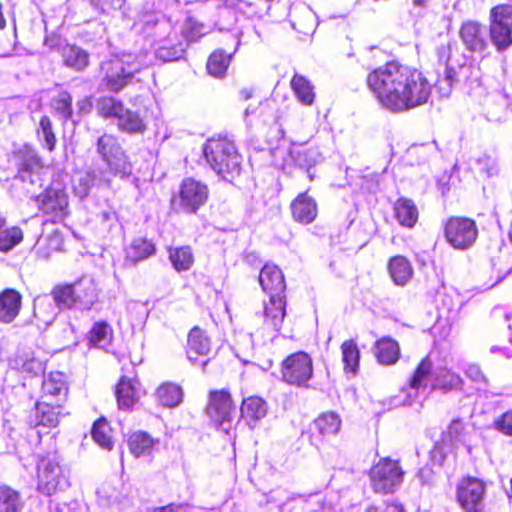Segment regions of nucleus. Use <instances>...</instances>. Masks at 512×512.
<instances>
[{"label": "nucleus", "mask_w": 512, "mask_h": 512, "mask_svg": "<svg viewBox=\"0 0 512 512\" xmlns=\"http://www.w3.org/2000/svg\"><path fill=\"white\" fill-rule=\"evenodd\" d=\"M365 83L379 106L392 113L420 107L428 102L432 93L424 72L396 59L371 69Z\"/></svg>", "instance_id": "1"}, {"label": "nucleus", "mask_w": 512, "mask_h": 512, "mask_svg": "<svg viewBox=\"0 0 512 512\" xmlns=\"http://www.w3.org/2000/svg\"><path fill=\"white\" fill-rule=\"evenodd\" d=\"M488 21V36L485 26L478 20L467 19L460 24L458 36L467 52L483 53L489 47V39L498 53L512 46V4L491 7Z\"/></svg>", "instance_id": "2"}, {"label": "nucleus", "mask_w": 512, "mask_h": 512, "mask_svg": "<svg viewBox=\"0 0 512 512\" xmlns=\"http://www.w3.org/2000/svg\"><path fill=\"white\" fill-rule=\"evenodd\" d=\"M203 156L210 168L223 180L233 183L243 172V157L226 136L211 137L203 145Z\"/></svg>", "instance_id": "3"}, {"label": "nucleus", "mask_w": 512, "mask_h": 512, "mask_svg": "<svg viewBox=\"0 0 512 512\" xmlns=\"http://www.w3.org/2000/svg\"><path fill=\"white\" fill-rule=\"evenodd\" d=\"M141 67L135 61L121 57H112L99 65L100 87L110 93L118 94L137 82Z\"/></svg>", "instance_id": "4"}, {"label": "nucleus", "mask_w": 512, "mask_h": 512, "mask_svg": "<svg viewBox=\"0 0 512 512\" xmlns=\"http://www.w3.org/2000/svg\"><path fill=\"white\" fill-rule=\"evenodd\" d=\"M33 201L38 211L47 217L45 223H63L71 214L69 193L60 179H53Z\"/></svg>", "instance_id": "5"}, {"label": "nucleus", "mask_w": 512, "mask_h": 512, "mask_svg": "<svg viewBox=\"0 0 512 512\" xmlns=\"http://www.w3.org/2000/svg\"><path fill=\"white\" fill-rule=\"evenodd\" d=\"M51 296L60 310H71L76 307L91 309L97 300L93 285L80 279L73 283L55 285L51 290Z\"/></svg>", "instance_id": "6"}, {"label": "nucleus", "mask_w": 512, "mask_h": 512, "mask_svg": "<svg viewBox=\"0 0 512 512\" xmlns=\"http://www.w3.org/2000/svg\"><path fill=\"white\" fill-rule=\"evenodd\" d=\"M36 490L52 496L70 486L69 474L53 457L41 456L36 462Z\"/></svg>", "instance_id": "7"}, {"label": "nucleus", "mask_w": 512, "mask_h": 512, "mask_svg": "<svg viewBox=\"0 0 512 512\" xmlns=\"http://www.w3.org/2000/svg\"><path fill=\"white\" fill-rule=\"evenodd\" d=\"M405 471L400 460L383 457L372 465L368 477L372 490L377 494H392L401 486Z\"/></svg>", "instance_id": "8"}, {"label": "nucleus", "mask_w": 512, "mask_h": 512, "mask_svg": "<svg viewBox=\"0 0 512 512\" xmlns=\"http://www.w3.org/2000/svg\"><path fill=\"white\" fill-rule=\"evenodd\" d=\"M281 380L289 386L308 388L314 375V362L305 351L293 352L280 362Z\"/></svg>", "instance_id": "9"}, {"label": "nucleus", "mask_w": 512, "mask_h": 512, "mask_svg": "<svg viewBox=\"0 0 512 512\" xmlns=\"http://www.w3.org/2000/svg\"><path fill=\"white\" fill-rule=\"evenodd\" d=\"M96 148L111 174L120 177H127L131 174L132 162L116 135L104 132L97 139Z\"/></svg>", "instance_id": "10"}, {"label": "nucleus", "mask_w": 512, "mask_h": 512, "mask_svg": "<svg viewBox=\"0 0 512 512\" xmlns=\"http://www.w3.org/2000/svg\"><path fill=\"white\" fill-rule=\"evenodd\" d=\"M478 226L474 219L465 216H450L443 223L445 241L456 250H468L477 241Z\"/></svg>", "instance_id": "11"}, {"label": "nucleus", "mask_w": 512, "mask_h": 512, "mask_svg": "<svg viewBox=\"0 0 512 512\" xmlns=\"http://www.w3.org/2000/svg\"><path fill=\"white\" fill-rule=\"evenodd\" d=\"M487 486L484 480L466 475L455 487V499L463 512H484Z\"/></svg>", "instance_id": "12"}, {"label": "nucleus", "mask_w": 512, "mask_h": 512, "mask_svg": "<svg viewBox=\"0 0 512 512\" xmlns=\"http://www.w3.org/2000/svg\"><path fill=\"white\" fill-rule=\"evenodd\" d=\"M236 411L235 400L228 388H214L208 391L204 412L216 426L231 424Z\"/></svg>", "instance_id": "13"}, {"label": "nucleus", "mask_w": 512, "mask_h": 512, "mask_svg": "<svg viewBox=\"0 0 512 512\" xmlns=\"http://www.w3.org/2000/svg\"><path fill=\"white\" fill-rule=\"evenodd\" d=\"M208 199L207 184L194 178H185L179 186L177 196L171 200V205L184 213L196 214L201 207L206 205Z\"/></svg>", "instance_id": "14"}, {"label": "nucleus", "mask_w": 512, "mask_h": 512, "mask_svg": "<svg viewBox=\"0 0 512 512\" xmlns=\"http://www.w3.org/2000/svg\"><path fill=\"white\" fill-rule=\"evenodd\" d=\"M11 159L17 167L16 177L31 184L42 186L44 164L36 150L30 145H23L13 150Z\"/></svg>", "instance_id": "15"}, {"label": "nucleus", "mask_w": 512, "mask_h": 512, "mask_svg": "<svg viewBox=\"0 0 512 512\" xmlns=\"http://www.w3.org/2000/svg\"><path fill=\"white\" fill-rule=\"evenodd\" d=\"M341 427V417L336 412L326 411L319 414L309 427L302 431L301 437L312 446L319 448L333 436L337 435Z\"/></svg>", "instance_id": "16"}, {"label": "nucleus", "mask_w": 512, "mask_h": 512, "mask_svg": "<svg viewBox=\"0 0 512 512\" xmlns=\"http://www.w3.org/2000/svg\"><path fill=\"white\" fill-rule=\"evenodd\" d=\"M143 393L141 382L137 375L132 377L122 375L114 387L117 407L120 410H132L139 402Z\"/></svg>", "instance_id": "17"}, {"label": "nucleus", "mask_w": 512, "mask_h": 512, "mask_svg": "<svg viewBox=\"0 0 512 512\" xmlns=\"http://www.w3.org/2000/svg\"><path fill=\"white\" fill-rule=\"evenodd\" d=\"M259 284L269 298L286 297V281L281 268L272 263H266L259 273Z\"/></svg>", "instance_id": "18"}, {"label": "nucleus", "mask_w": 512, "mask_h": 512, "mask_svg": "<svg viewBox=\"0 0 512 512\" xmlns=\"http://www.w3.org/2000/svg\"><path fill=\"white\" fill-rule=\"evenodd\" d=\"M291 217L301 225L313 223L318 216V204L308 191L299 193L290 203Z\"/></svg>", "instance_id": "19"}, {"label": "nucleus", "mask_w": 512, "mask_h": 512, "mask_svg": "<svg viewBox=\"0 0 512 512\" xmlns=\"http://www.w3.org/2000/svg\"><path fill=\"white\" fill-rule=\"evenodd\" d=\"M64 407L61 404H51L46 401H37L30 415V425L55 428L60 423Z\"/></svg>", "instance_id": "20"}, {"label": "nucleus", "mask_w": 512, "mask_h": 512, "mask_svg": "<svg viewBox=\"0 0 512 512\" xmlns=\"http://www.w3.org/2000/svg\"><path fill=\"white\" fill-rule=\"evenodd\" d=\"M268 404L265 399L257 395H251L242 399L240 404V419L248 426L255 425L266 417Z\"/></svg>", "instance_id": "21"}, {"label": "nucleus", "mask_w": 512, "mask_h": 512, "mask_svg": "<svg viewBox=\"0 0 512 512\" xmlns=\"http://www.w3.org/2000/svg\"><path fill=\"white\" fill-rule=\"evenodd\" d=\"M22 294L14 288H5L0 291V322L12 323L20 314L22 308Z\"/></svg>", "instance_id": "22"}, {"label": "nucleus", "mask_w": 512, "mask_h": 512, "mask_svg": "<svg viewBox=\"0 0 512 512\" xmlns=\"http://www.w3.org/2000/svg\"><path fill=\"white\" fill-rule=\"evenodd\" d=\"M386 269L392 282L400 287L406 286L414 275L411 261L400 254L391 256L387 260Z\"/></svg>", "instance_id": "23"}, {"label": "nucleus", "mask_w": 512, "mask_h": 512, "mask_svg": "<svg viewBox=\"0 0 512 512\" xmlns=\"http://www.w3.org/2000/svg\"><path fill=\"white\" fill-rule=\"evenodd\" d=\"M373 355L378 364L393 366L401 357V348L398 341L390 336H383L375 341Z\"/></svg>", "instance_id": "24"}, {"label": "nucleus", "mask_w": 512, "mask_h": 512, "mask_svg": "<svg viewBox=\"0 0 512 512\" xmlns=\"http://www.w3.org/2000/svg\"><path fill=\"white\" fill-rule=\"evenodd\" d=\"M397 223L407 229H413L419 221V209L415 202L406 197H399L392 206Z\"/></svg>", "instance_id": "25"}, {"label": "nucleus", "mask_w": 512, "mask_h": 512, "mask_svg": "<svg viewBox=\"0 0 512 512\" xmlns=\"http://www.w3.org/2000/svg\"><path fill=\"white\" fill-rule=\"evenodd\" d=\"M286 316V297L269 298L263 309V326L270 331H279Z\"/></svg>", "instance_id": "26"}, {"label": "nucleus", "mask_w": 512, "mask_h": 512, "mask_svg": "<svg viewBox=\"0 0 512 512\" xmlns=\"http://www.w3.org/2000/svg\"><path fill=\"white\" fill-rule=\"evenodd\" d=\"M211 350V341L207 333L199 326L190 329L187 335L186 355L195 362L201 356H206Z\"/></svg>", "instance_id": "27"}, {"label": "nucleus", "mask_w": 512, "mask_h": 512, "mask_svg": "<svg viewBox=\"0 0 512 512\" xmlns=\"http://www.w3.org/2000/svg\"><path fill=\"white\" fill-rule=\"evenodd\" d=\"M433 371L434 364L430 355L422 357L407 380L408 387L416 393L425 390L433 376Z\"/></svg>", "instance_id": "28"}, {"label": "nucleus", "mask_w": 512, "mask_h": 512, "mask_svg": "<svg viewBox=\"0 0 512 512\" xmlns=\"http://www.w3.org/2000/svg\"><path fill=\"white\" fill-rule=\"evenodd\" d=\"M10 368L24 380L40 378L44 375L46 370L45 363L39 359L34 357L25 358L22 356H16L11 359Z\"/></svg>", "instance_id": "29"}, {"label": "nucleus", "mask_w": 512, "mask_h": 512, "mask_svg": "<svg viewBox=\"0 0 512 512\" xmlns=\"http://www.w3.org/2000/svg\"><path fill=\"white\" fill-rule=\"evenodd\" d=\"M156 254V246L151 239L146 237L134 238L125 252V261L131 265H137Z\"/></svg>", "instance_id": "30"}, {"label": "nucleus", "mask_w": 512, "mask_h": 512, "mask_svg": "<svg viewBox=\"0 0 512 512\" xmlns=\"http://www.w3.org/2000/svg\"><path fill=\"white\" fill-rule=\"evenodd\" d=\"M233 54V51L227 52L222 48L213 50L206 61L207 73L214 78H224L232 63Z\"/></svg>", "instance_id": "31"}, {"label": "nucleus", "mask_w": 512, "mask_h": 512, "mask_svg": "<svg viewBox=\"0 0 512 512\" xmlns=\"http://www.w3.org/2000/svg\"><path fill=\"white\" fill-rule=\"evenodd\" d=\"M155 396L163 407L175 408L183 402L184 391L181 385L166 381L157 387Z\"/></svg>", "instance_id": "32"}, {"label": "nucleus", "mask_w": 512, "mask_h": 512, "mask_svg": "<svg viewBox=\"0 0 512 512\" xmlns=\"http://www.w3.org/2000/svg\"><path fill=\"white\" fill-rule=\"evenodd\" d=\"M125 104L113 95H102L96 101L97 116L103 120H118L125 112Z\"/></svg>", "instance_id": "33"}, {"label": "nucleus", "mask_w": 512, "mask_h": 512, "mask_svg": "<svg viewBox=\"0 0 512 512\" xmlns=\"http://www.w3.org/2000/svg\"><path fill=\"white\" fill-rule=\"evenodd\" d=\"M167 252L173 269L179 273L190 270L195 263V254L190 245L169 247Z\"/></svg>", "instance_id": "34"}, {"label": "nucleus", "mask_w": 512, "mask_h": 512, "mask_svg": "<svg viewBox=\"0 0 512 512\" xmlns=\"http://www.w3.org/2000/svg\"><path fill=\"white\" fill-rule=\"evenodd\" d=\"M290 87L296 99L304 106H312L316 93L314 85L305 76L294 74L290 80Z\"/></svg>", "instance_id": "35"}, {"label": "nucleus", "mask_w": 512, "mask_h": 512, "mask_svg": "<svg viewBox=\"0 0 512 512\" xmlns=\"http://www.w3.org/2000/svg\"><path fill=\"white\" fill-rule=\"evenodd\" d=\"M37 253L41 258L48 259L53 254L65 251V240L60 232L56 229L46 236H42L36 244Z\"/></svg>", "instance_id": "36"}, {"label": "nucleus", "mask_w": 512, "mask_h": 512, "mask_svg": "<svg viewBox=\"0 0 512 512\" xmlns=\"http://www.w3.org/2000/svg\"><path fill=\"white\" fill-rule=\"evenodd\" d=\"M119 131L130 135H143L147 131V124L138 111L125 108V112L117 120Z\"/></svg>", "instance_id": "37"}, {"label": "nucleus", "mask_w": 512, "mask_h": 512, "mask_svg": "<svg viewBox=\"0 0 512 512\" xmlns=\"http://www.w3.org/2000/svg\"><path fill=\"white\" fill-rule=\"evenodd\" d=\"M69 391L66 375L59 371H52L42 381L43 397H67Z\"/></svg>", "instance_id": "38"}, {"label": "nucleus", "mask_w": 512, "mask_h": 512, "mask_svg": "<svg viewBox=\"0 0 512 512\" xmlns=\"http://www.w3.org/2000/svg\"><path fill=\"white\" fill-rule=\"evenodd\" d=\"M157 443V439L141 430L131 433L127 440L129 451L135 457L150 454Z\"/></svg>", "instance_id": "39"}, {"label": "nucleus", "mask_w": 512, "mask_h": 512, "mask_svg": "<svg viewBox=\"0 0 512 512\" xmlns=\"http://www.w3.org/2000/svg\"><path fill=\"white\" fill-rule=\"evenodd\" d=\"M340 350L344 372L356 375L360 369V350L357 343L353 339L345 340Z\"/></svg>", "instance_id": "40"}, {"label": "nucleus", "mask_w": 512, "mask_h": 512, "mask_svg": "<svg viewBox=\"0 0 512 512\" xmlns=\"http://www.w3.org/2000/svg\"><path fill=\"white\" fill-rule=\"evenodd\" d=\"M89 348H102L111 344L113 329L106 321L95 322L86 335Z\"/></svg>", "instance_id": "41"}, {"label": "nucleus", "mask_w": 512, "mask_h": 512, "mask_svg": "<svg viewBox=\"0 0 512 512\" xmlns=\"http://www.w3.org/2000/svg\"><path fill=\"white\" fill-rule=\"evenodd\" d=\"M24 505L20 491L8 484H0V512H22Z\"/></svg>", "instance_id": "42"}, {"label": "nucleus", "mask_w": 512, "mask_h": 512, "mask_svg": "<svg viewBox=\"0 0 512 512\" xmlns=\"http://www.w3.org/2000/svg\"><path fill=\"white\" fill-rule=\"evenodd\" d=\"M159 19L155 12L142 11L138 13L132 25V30L145 39L154 37L157 34Z\"/></svg>", "instance_id": "43"}, {"label": "nucleus", "mask_w": 512, "mask_h": 512, "mask_svg": "<svg viewBox=\"0 0 512 512\" xmlns=\"http://www.w3.org/2000/svg\"><path fill=\"white\" fill-rule=\"evenodd\" d=\"M61 56L66 66L81 71L89 65V54L75 45H66L61 49Z\"/></svg>", "instance_id": "44"}, {"label": "nucleus", "mask_w": 512, "mask_h": 512, "mask_svg": "<svg viewBox=\"0 0 512 512\" xmlns=\"http://www.w3.org/2000/svg\"><path fill=\"white\" fill-rule=\"evenodd\" d=\"M463 380L459 374L448 368H443L439 371L431 385V390H441L443 392H450L453 390L461 389Z\"/></svg>", "instance_id": "45"}, {"label": "nucleus", "mask_w": 512, "mask_h": 512, "mask_svg": "<svg viewBox=\"0 0 512 512\" xmlns=\"http://www.w3.org/2000/svg\"><path fill=\"white\" fill-rule=\"evenodd\" d=\"M186 50L187 44L168 38L156 50V56L164 62H173L183 58Z\"/></svg>", "instance_id": "46"}, {"label": "nucleus", "mask_w": 512, "mask_h": 512, "mask_svg": "<svg viewBox=\"0 0 512 512\" xmlns=\"http://www.w3.org/2000/svg\"><path fill=\"white\" fill-rule=\"evenodd\" d=\"M91 435L93 440L99 444V446L107 450L112 449V428L104 417H100L94 422Z\"/></svg>", "instance_id": "47"}, {"label": "nucleus", "mask_w": 512, "mask_h": 512, "mask_svg": "<svg viewBox=\"0 0 512 512\" xmlns=\"http://www.w3.org/2000/svg\"><path fill=\"white\" fill-rule=\"evenodd\" d=\"M52 109L63 117L65 121L73 116V97L67 90H61L51 100Z\"/></svg>", "instance_id": "48"}, {"label": "nucleus", "mask_w": 512, "mask_h": 512, "mask_svg": "<svg viewBox=\"0 0 512 512\" xmlns=\"http://www.w3.org/2000/svg\"><path fill=\"white\" fill-rule=\"evenodd\" d=\"M24 239L23 230L19 226H10L0 232V252L7 253L19 245Z\"/></svg>", "instance_id": "49"}, {"label": "nucleus", "mask_w": 512, "mask_h": 512, "mask_svg": "<svg viewBox=\"0 0 512 512\" xmlns=\"http://www.w3.org/2000/svg\"><path fill=\"white\" fill-rule=\"evenodd\" d=\"M206 34L207 32L205 31L204 24L192 18L187 19L185 26L182 29V36L187 45L198 42Z\"/></svg>", "instance_id": "50"}, {"label": "nucleus", "mask_w": 512, "mask_h": 512, "mask_svg": "<svg viewBox=\"0 0 512 512\" xmlns=\"http://www.w3.org/2000/svg\"><path fill=\"white\" fill-rule=\"evenodd\" d=\"M38 132H42L47 150L53 152L56 147L57 138L53 131L52 121L47 115L41 116Z\"/></svg>", "instance_id": "51"}, {"label": "nucleus", "mask_w": 512, "mask_h": 512, "mask_svg": "<svg viewBox=\"0 0 512 512\" xmlns=\"http://www.w3.org/2000/svg\"><path fill=\"white\" fill-rule=\"evenodd\" d=\"M295 165L300 168H310L315 164V158L310 149L300 147L291 153Z\"/></svg>", "instance_id": "52"}, {"label": "nucleus", "mask_w": 512, "mask_h": 512, "mask_svg": "<svg viewBox=\"0 0 512 512\" xmlns=\"http://www.w3.org/2000/svg\"><path fill=\"white\" fill-rule=\"evenodd\" d=\"M90 2L100 13L109 14L122 9L126 0H90Z\"/></svg>", "instance_id": "53"}, {"label": "nucleus", "mask_w": 512, "mask_h": 512, "mask_svg": "<svg viewBox=\"0 0 512 512\" xmlns=\"http://www.w3.org/2000/svg\"><path fill=\"white\" fill-rule=\"evenodd\" d=\"M193 277L196 291L202 293L216 291V286L211 275L204 272H194Z\"/></svg>", "instance_id": "54"}, {"label": "nucleus", "mask_w": 512, "mask_h": 512, "mask_svg": "<svg viewBox=\"0 0 512 512\" xmlns=\"http://www.w3.org/2000/svg\"><path fill=\"white\" fill-rule=\"evenodd\" d=\"M494 428L503 435L512 437V409L505 411L495 419Z\"/></svg>", "instance_id": "55"}, {"label": "nucleus", "mask_w": 512, "mask_h": 512, "mask_svg": "<svg viewBox=\"0 0 512 512\" xmlns=\"http://www.w3.org/2000/svg\"><path fill=\"white\" fill-rule=\"evenodd\" d=\"M464 432V424L460 419L453 420L447 429V434L452 439L459 438Z\"/></svg>", "instance_id": "56"}, {"label": "nucleus", "mask_w": 512, "mask_h": 512, "mask_svg": "<svg viewBox=\"0 0 512 512\" xmlns=\"http://www.w3.org/2000/svg\"><path fill=\"white\" fill-rule=\"evenodd\" d=\"M77 109L80 115L89 114L93 109L91 96H85L77 101Z\"/></svg>", "instance_id": "57"}, {"label": "nucleus", "mask_w": 512, "mask_h": 512, "mask_svg": "<svg viewBox=\"0 0 512 512\" xmlns=\"http://www.w3.org/2000/svg\"><path fill=\"white\" fill-rule=\"evenodd\" d=\"M445 79L447 80L448 84L450 86L453 85L455 82H459V79L457 77V73L453 67L447 66L445 69Z\"/></svg>", "instance_id": "58"}, {"label": "nucleus", "mask_w": 512, "mask_h": 512, "mask_svg": "<svg viewBox=\"0 0 512 512\" xmlns=\"http://www.w3.org/2000/svg\"><path fill=\"white\" fill-rule=\"evenodd\" d=\"M179 508H180L179 505L170 503L165 506L155 507V508L151 509L149 512H178Z\"/></svg>", "instance_id": "59"}, {"label": "nucleus", "mask_w": 512, "mask_h": 512, "mask_svg": "<svg viewBox=\"0 0 512 512\" xmlns=\"http://www.w3.org/2000/svg\"><path fill=\"white\" fill-rule=\"evenodd\" d=\"M382 512H405V510L401 504L387 503Z\"/></svg>", "instance_id": "60"}, {"label": "nucleus", "mask_w": 512, "mask_h": 512, "mask_svg": "<svg viewBox=\"0 0 512 512\" xmlns=\"http://www.w3.org/2000/svg\"><path fill=\"white\" fill-rule=\"evenodd\" d=\"M433 473L432 469L430 467H423L420 469L418 476L422 480L423 483L429 482V476H431Z\"/></svg>", "instance_id": "61"}, {"label": "nucleus", "mask_w": 512, "mask_h": 512, "mask_svg": "<svg viewBox=\"0 0 512 512\" xmlns=\"http://www.w3.org/2000/svg\"><path fill=\"white\" fill-rule=\"evenodd\" d=\"M491 351H492L493 353H501V354H503V355H504L506 358H508V359H511V358H512V352H511V351H509V350H508L507 348H505V347H493V348L491 349Z\"/></svg>", "instance_id": "62"}, {"label": "nucleus", "mask_w": 512, "mask_h": 512, "mask_svg": "<svg viewBox=\"0 0 512 512\" xmlns=\"http://www.w3.org/2000/svg\"><path fill=\"white\" fill-rule=\"evenodd\" d=\"M507 238L509 240V242L512 244V217H511V220L508 224V228H507Z\"/></svg>", "instance_id": "63"}, {"label": "nucleus", "mask_w": 512, "mask_h": 512, "mask_svg": "<svg viewBox=\"0 0 512 512\" xmlns=\"http://www.w3.org/2000/svg\"><path fill=\"white\" fill-rule=\"evenodd\" d=\"M6 223H7V221H6L5 216L0 212V232L6 226Z\"/></svg>", "instance_id": "64"}]
</instances>
